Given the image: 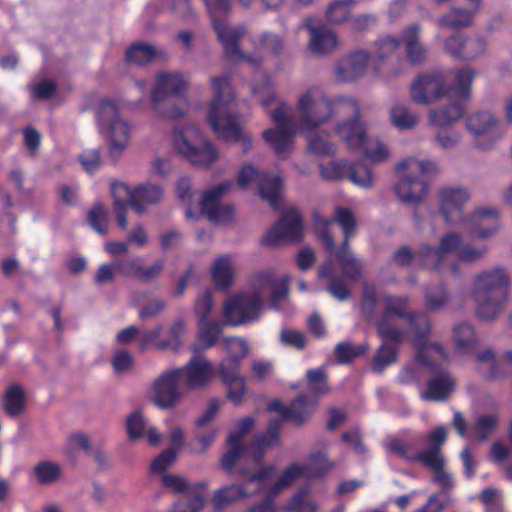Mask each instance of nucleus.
<instances>
[{
  "instance_id": "obj_1",
  "label": "nucleus",
  "mask_w": 512,
  "mask_h": 512,
  "mask_svg": "<svg viewBox=\"0 0 512 512\" xmlns=\"http://www.w3.org/2000/svg\"><path fill=\"white\" fill-rule=\"evenodd\" d=\"M345 108L357 111L356 99L348 96L330 97L319 86L308 87L297 97L296 118L291 106L279 103L271 113L276 128L263 131V137L278 158L286 159L294 150L297 132L313 131Z\"/></svg>"
},
{
  "instance_id": "obj_2",
  "label": "nucleus",
  "mask_w": 512,
  "mask_h": 512,
  "mask_svg": "<svg viewBox=\"0 0 512 512\" xmlns=\"http://www.w3.org/2000/svg\"><path fill=\"white\" fill-rule=\"evenodd\" d=\"M289 277L277 278L272 270L261 271L251 276L248 290L229 298L223 307L225 321L238 326L256 321L265 309L270 296L272 308L278 310L288 297Z\"/></svg>"
},
{
  "instance_id": "obj_3",
  "label": "nucleus",
  "mask_w": 512,
  "mask_h": 512,
  "mask_svg": "<svg viewBox=\"0 0 512 512\" xmlns=\"http://www.w3.org/2000/svg\"><path fill=\"white\" fill-rule=\"evenodd\" d=\"M212 98L207 108L206 121L219 140L238 142L244 153L252 146L249 135L241 128L239 118L230 110L236 95L229 77L215 76L209 80Z\"/></svg>"
},
{
  "instance_id": "obj_4",
  "label": "nucleus",
  "mask_w": 512,
  "mask_h": 512,
  "mask_svg": "<svg viewBox=\"0 0 512 512\" xmlns=\"http://www.w3.org/2000/svg\"><path fill=\"white\" fill-rule=\"evenodd\" d=\"M190 87L188 74L178 70L159 71L154 76L150 91L151 108L156 117L179 120L188 113L186 94Z\"/></svg>"
},
{
  "instance_id": "obj_5",
  "label": "nucleus",
  "mask_w": 512,
  "mask_h": 512,
  "mask_svg": "<svg viewBox=\"0 0 512 512\" xmlns=\"http://www.w3.org/2000/svg\"><path fill=\"white\" fill-rule=\"evenodd\" d=\"M510 278L505 269L494 267L473 278L471 297L477 316L484 321L495 320L503 311L507 300Z\"/></svg>"
},
{
  "instance_id": "obj_6",
  "label": "nucleus",
  "mask_w": 512,
  "mask_h": 512,
  "mask_svg": "<svg viewBox=\"0 0 512 512\" xmlns=\"http://www.w3.org/2000/svg\"><path fill=\"white\" fill-rule=\"evenodd\" d=\"M237 33H231L221 45L225 55L234 62L247 64L251 68H260L270 57H278L285 48V42L281 35L264 31L251 39L253 50L243 51L240 46V40L243 39L247 30L242 25H237L234 29Z\"/></svg>"
},
{
  "instance_id": "obj_7",
  "label": "nucleus",
  "mask_w": 512,
  "mask_h": 512,
  "mask_svg": "<svg viewBox=\"0 0 512 512\" xmlns=\"http://www.w3.org/2000/svg\"><path fill=\"white\" fill-rule=\"evenodd\" d=\"M384 300L386 304L385 311L377 322L378 334L384 343L378 348L372 361V369L376 373H382L387 366L397 361V347L387 343L389 340L399 342L403 338L402 331L396 327L397 320L407 318L409 322L413 319L418 320L421 316L419 315L417 318L407 317L408 299L405 297L385 296Z\"/></svg>"
},
{
  "instance_id": "obj_8",
  "label": "nucleus",
  "mask_w": 512,
  "mask_h": 512,
  "mask_svg": "<svg viewBox=\"0 0 512 512\" xmlns=\"http://www.w3.org/2000/svg\"><path fill=\"white\" fill-rule=\"evenodd\" d=\"M332 466L333 464L328 461L325 453L317 452L310 456L305 468L293 464L281 474L276 475L275 469L272 467L271 479L266 487L261 490L266 492L265 500L259 504L252 505L246 512H277L278 510L273 500L274 497L289 488L300 475L318 476L330 470Z\"/></svg>"
},
{
  "instance_id": "obj_9",
  "label": "nucleus",
  "mask_w": 512,
  "mask_h": 512,
  "mask_svg": "<svg viewBox=\"0 0 512 512\" xmlns=\"http://www.w3.org/2000/svg\"><path fill=\"white\" fill-rule=\"evenodd\" d=\"M397 182L394 191L398 199L406 204L421 202L427 193L428 185L424 176L436 171L432 161L407 157L396 167Z\"/></svg>"
},
{
  "instance_id": "obj_10",
  "label": "nucleus",
  "mask_w": 512,
  "mask_h": 512,
  "mask_svg": "<svg viewBox=\"0 0 512 512\" xmlns=\"http://www.w3.org/2000/svg\"><path fill=\"white\" fill-rule=\"evenodd\" d=\"M409 324L416 335L413 343L417 349V355L415 361L406 365L398 375V380L403 384L420 381V369H434L438 360L446 358L441 345L429 344L424 340L430 331V322L426 316H420L418 320H410Z\"/></svg>"
},
{
  "instance_id": "obj_11",
  "label": "nucleus",
  "mask_w": 512,
  "mask_h": 512,
  "mask_svg": "<svg viewBox=\"0 0 512 512\" xmlns=\"http://www.w3.org/2000/svg\"><path fill=\"white\" fill-rule=\"evenodd\" d=\"M95 111L99 132L109 142L110 156L119 159L129 146L131 125L121 117L116 104L111 100H100Z\"/></svg>"
},
{
  "instance_id": "obj_12",
  "label": "nucleus",
  "mask_w": 512,
  "mask_h": 512,
  "mask_svg": "<svg viewBox=\"0 0 512 512\" xmlns=\"http://www.w3.org/2000/svg\"><path fill=\"white\" fill-rule=\"evenodd\" d=\"M279 420H271L266 433L256 437L251 448L243 443L234 442V435L227 438L228 451L221 458V466L226 472H232L236 466L254 463L258 465L265 449L278 443Z\"/></svg>"
},
{
  "instance_id": "obj_13",
  "label": "nucleus",
  "mask_w": 512,
  "mask_h": 512,
  "mask_svg": "<svg viewBox=\"0 0 512 512\" xmlns=\"http://www.w3.org/2000/svg\"><path fill=\"white\" fill-rule=\"evenodd\" d=\"M172 138L175 149L195 166L209 168L219 158L216 146L194 126L173 129Z\"/></svg>"
},
{
  "instance_id": "obj_14",
  "label": "nucleus",
  "mask_w": 512,
  "mask_h": 512,
  "mask_svg": "<svg viewBox=\"0 0 512 512\" xmlns=\"http://www.w3.org/2000/svg\"><path fill=\"white\" fill-rule=\"evenodd\" d=\"M182 373L176 368L161 372L149 389L150 401L159 409L169 410L180 403L183 393L180 388Z\"/></svg>"
},
{
  "instance_id": "obj_15",
  "label": "nucleus",
  "mask_w": 512,
  "mask_h": 512,
  "mask_svg": "<svg viewBox=\"0 0 512 512\" xmlns=\"http://www.w3.org/2000/svg\"><path fill=\"white\" fill-rule=\"evenodd\" d=\"M237 184L242 189L250 188L257 184L262 199L266 200L274 208L280 204L283 178L278 174H260L253 165L248 164L239 170Z\"/></svg>"
},
{
  "instance_id": "obj_16",
  "label": "nucleus",
  "mask_w": 512,
  "mask_h": 512,
  "mask_svg": "<svg viewBox=\"0 0 512 512\" xmlns=\"http://www.w3.org/2000/svg\"><path fill=\"white\" fill-rule=\"evenodd\" d=\"M271 473L272 466H269L257 474L248 475L241 485H229L218 489L212 500L215 508L220 509L240 499L258 494L271 479Z\"/></svg>"
},
{
  "instance_id": "obj_17",
  "label": "nucleus",
  "mask_w": 512,
  "mask_h": 512,
  "mask_svg": "<svg viewBox=\"0 0 512 512\" xmlns=\"http://www.w3.org/2000/svg\"><path fill=\"white\" fill-rule=\"evenodd\" d=\"M449 94L443 74L439 71L418 75L410 84L409 95L417 105H430Z\"/></svg>"
},
{
  "instance_id": "obj_18",
  "label": "nucleus",
  "mask_w": 512,
  "mask_h": 512,
  "mask_svg": "<svg viewBox=\"0 0 512 512\" xmlns=\"http://www.w3.org/2000/svg\"><path fill=\"white\" fill-rule=\"evenodd\" d=\"M334 221L341 226L344 232V243L342 248L336 254L337 259L342 266L344 275L347 278L354 279L361 274L362 269L361 263L348 249L349 237L355 230V217L350 209L338 207L335 210Z\"/></svg>"
},
{
  "instance_id": "obj_19",
  "label": "nucleus",
  "mask_w": 512,
  "mask_h": 512,
  "mask_svg": "<svg viewBox=\"0 0 512 512\" xmlns=\"http://www.w3.org/2000/svg\"><path fill=\"white\" fill-rule=\"evenodd\" d=\"M439 212L448 223L463 222V209L470 201V192L459 185L445 186L438 190Z\"/></svg>"
},
{
  "instance_id": "obj_20",
  "label": "nucleus",
  "mask_w": 512,
  "mask_h": 512,
  "mask_svg": "<svg viewBox=\"0 0 512 512\" xmlns=\"http://www.w3.org/2000/svg\"><path fill=\"white\" fill-rule=\"evenodd\" d=\"M232 188V183L228 181L221 182L212 188L206 190L201 198V212L214 223L224 224L229 222L234 209L231 205H223L221 198Z\"/></svg>"
},
{
  "instance_id": "obj_21",
  "label": "nucleus",
  "mask_w": 512,
  "mask_h": 512,
  "mask_svg": "<svg viewBox=\"0 0 512 512\" xmlns=\"http://www.w3.org/2000/svg\"><path fill=\"white\" fill-rule=\"evenodd\" d=\"M302 237V217L295 208H289L284 211L281 219L266 232L263 242L273 246L286 241H297Z\"/></svg>"
},
{
  "instance_id": "obj_22",
  "label": "nucleus",
  "mask_w": 512,
  "mask_h": 512,
  "mask_svg": "<svg viewBox=\"0 0 512 512\" xmlns=\"http://www.w3.org/2000/svg\"><path fill=\"white\" fill-rule=\"evenodd\" d=\"M338 115L349 116L348 120L336 125L335 133L350 151H359L367 140L366 126L360 119V107L357 103V111L345 108L337 112Z\"/></svg>"
},
{
  "instance_id": "obj_23",
  "label": "nucleus",
  "mask_w": 512,
  "mask_h": 512,
  "mask_svg": "<svg viewBox=\"0 0 512 512\" xmlns=\"http://www.w3.org/2000/svg\"><path fill=\"white\" fill-rule=\"evenodd\" d=\"M500 212L493 206L476 208L463 223L467 226L474 238L487 239L494 236L499 230Z\"/></svg>"
},
{
  "instance_id": "obj_24",
  "label": "nucleus",
  "mask_w": 512,
  "mask_h": 512,
  "mask_svg": "<svg viewBox=\"0 0 512 512\" xmlns=\"http://www.w3.org/2000/svg\"><path fill=\"white\" fill-rule=\"evenodd\" d=\"M371 59L365 49H356L344 55L336 64L334 75L339 82L351 83L362 78Z\"/></svg>"
},
{
  "instance_id": "obj_25",
  "label": "nucleus",
  "mask_w": 512,
  "mask_h": 512,
  "mask_svg": "<svg viewBox=\"0 0 512 512\" xmlns=\"http://www.w3.org/2000/svg\"><path fill=\"white\" fill-rule=\"evenodd\" d=\"M182 373V381L188 390H198L207 387L213 380L214 367L203 356L192 357L183 367L177 368Z\"/></svg>"
},
{
  "instance_id": "obj_26",
  "label": "nucleus",
  "mask_w": 512,
  "mask_h": 512,
  "mask_svg": "<svg viewBox=\"0 0 512 512\" xmlns=\"http://www.w3.org/2000/svg\"><path fill=\"white\" fill-rule=\"evenodd\" d=\"M462 245L461 235L455 231H450L440 237L438 247L422 246L421 256L427 268L436 269L442 264L446 255L455 254L458 257Z\"/></svg>"
},
{
  "instance_id": "obj_27",
  "label": "nucleus",
  "mask_w": 512,
  "mask_h": 512,
  "mask_svg": "<svg viewBox=\"0 0 512 512\" xmlns=\"http://www.w3.org/2000/svg\"><path fill=\"white\" fill-rule=\"evenodd\" d=\"M303 26L309 32L308 50L311 54L323 56L332 53L340 45L336 33L325 25H314L313 20L308 18Z\"/></svg>"
},
{
  "instance_id": "obj_28",
  "label": "nucleus",
  "mask_w": 512,
  "mask_h": 512,
  "mask_svg": "<svg viewBox=\"0 0 512 512\" xmlns=\"http://www.w3.org/2000/svg\"><path fill=\"white\" fill-rule=\"evenodd\" d=\"M111 194L113 197V210L116 216L117 223L122 230L128 226L127 209L128 204L132 206L135 211H141L142 206L138 201L140 192H136V187L131 188L125 183H113L111 186Z\"/></svg>"
},
{
  "instance_id": "obj_29",
  "label": "nucleus",
  "mask_w": 512,
  "mask_h": 512,
  "mask_svg": "<svg viewBox=\"0 0 512 512\" xmlns=\"http://www.w3.org/2000/svg\"><path fill=\"white\" fill-rule=\"evenodd\" d=\"M482 0H460V4L451 7L437 21L440 27L464 28L473 24L479 12Z\"/></svg>"
},
{
  "instance_id": "obj_30",
  "label": "nucleus",
  "mask_w": 512,
  "mask_h": 512,
  "mask_svg": "<svg viewBox=\"0 0 512 512\" xmlns=\"http://www.w3.org/2000/svg\"><path fill=\"white\" fill-rule=\"evenodd\" d=\"M119 273L125 277H134L143 283H150L158 279L164 268V261L157 260L150 266H144L141 258L135 257L126 261H118Z\"/></svg>"
},
{
  "instance_id": "obj_31",
  "label": "nucleus",
  "mask_w": 512,
  "mask_h": 512,
  "mask_svg": "<svg viewBox=\"0 0 512 512\" xmlns=\"http://www.w3.org/2000/svg\"><path fill=\"white\" fill-rule=\"evenodd\" d=\"M203 1L210 15L213 29L219 42L222 44L224 41H226L229 34L237 33V31L234 30L237 25H230L226 18L231 9V2L230 0Z\"/></svg>"
},
{
  "instance_id": "obj_32",
  "label": "nucleus",
  "mask_w": 512,
  "mask_h": 512,
  "mask_svg": "<svg viewBox=\"0 0 512 512\" xmlns=\"http://www.w3.org/2000/svg\"><path fill=\"white\" fill-rule=\"evenodd\" d=\"M466 129L477 141L481 137L495 135L500 127V119L490 110H479L467 116Z\"/></svg>"
},
{
  "instance_id": "obj_33",
  "label": "nucleus",
  "mask_w": 512,
  "mask_h": 512,
  "mask_svg": "<svg viewBox=\"0 0 512 512\" xmlns=\"http://www.w3.org/2000/svg\"><path fill=\"white\" fill-rule=\"evenodd\" d=\"M316 405V401L311 400L308 402L304 396H300L289 407L284 406L279 400H273L268 405V410L279 413L283 419L301 424L310 417Z\"/></svg>"
},
{
  "instance_id": "obj_34",
  "label": "nucleus",
  "mask_w": 512,
  "mask_h": 512,
  "mask_svg": "<svg viewBox=\"0 0 512 512\" xmlns=\"http://www.w3.org/2000/svg\"><path fill=\"white\" fill-rule=\"evenodd\" d=\"M389 452L407 460L408 462H420L424 466H435V450L418 451L411 442L393 439L388 445Z\"/></svg>"
},
{
  "instance_id": "obj_35",
  "label": "nucleus",
  "mask_w": 512,
  "mask_h": 512,
  "mask_svg": "<svg viewBox=\"0 0 512 512\" xmlns=\"http://www.w3.org/2000/svg\"><path fill=\"white\" fill-rule=\"evenodd\" d=\"M236 263L233 257L222 255L215 259L211 274L215 286L221 290L229 289L236 279Z\"/></svg>"
},
{
  "instance_id": "obj_36",
  "label": "nucleus",
  "mask_w": 512,
  "mask_h": 512,
  "mask_svg": "<svg viewBox=\"0 0 512 512\" xmlns=\"http://www.w3.org/2000/svg\"><path fill=\"white\" fill-rule=\"evenodd\" d=\"M464 114L465 107L461 102H451L448 105L431 109L428 113V122L434 127L445 128L458 122Z\"/></svg>"
},
{
  "instance_id": "obj_37",
  "label": "nucleus",
  "mask_w": 512,
  "mask_h": 512,
  "mask_svg": "<svg viewBox=\"0 0 512 512\" xmlns=\"http://www.w3.org/2000/svg\"><path fill=\"white\" fill-rule=\"evenodd\" d=\"M235 367L234 364L230 367L223 366L218 374L227 388L228 399L237 405L244 399L247 387L240 370H235Z\"/></svg>"
},
{
  "instance_id": "obj_38",
  "label": "nucleus",
  "mask_w": 512,
  "mask_h": 512,
  "mask_svg": "<svg viewBox=\"0 0 512 512\" xmlns=\"http://www.w3.org/2000/svg\"><path fill=\"white\" fill-rule=\"evenodd\" d=\"M455 388V380L447 372H441L432 377L427 384V391L421 393L425 401H443L448 398Z\"/></svg>"
},
{
  "instance_id": "obj_39",
  "label": "nucleus",
  "mask_w": 512,
  "mask_h": 512,
  "mask_svg": "<svg viewBox=\"0 0 512 512\" xmlns=\"http://www.w3.org/2000/svg\"><path fill=\"white\" fill-rule=\"evenodd\" d=\"M452 337L455 351L460 355L471 353L479 344L475 328L467 322L455 325Z\"/></svg>"
},
{
  "instance_id": "obj_40",
  "label": "nucleus",
  "mask_w": 512,
  "mask_h": 512,
  "mask_svg": "<svg viewBox=\"0 0 512 512\" xmlns=\"http://www.w3.org/2000/svg\"><path fill=\"white\" fill-rule=\"evenodd\" d=\"M223 344L227 356L219 363L218 372L223 366L230 367L233 364L236 366L235 370H240L241 360L249 353L246 341L238 337H230L224 339Z\"/></svg>"
},
{
  "instance_id": "obj_41",
  "label": "nucleus",
  "mask_w": 512,
  "mask_h": 512,
  "mask_svg": "<svg viewBox=\"0 0 512 512\" xmlns=\"http://www.w3.org/2000/svg\"><path fill=\"white\" fill-rule=\"evenodd\" d=\"M389 120L393 127L400 131L414 129L420 120L417 113L411 111L408 106L402 103H395L390 107Z\"/></svg>"
},
{
  "instance_id": "obj_42",
  "label": "nucleus",
  "mask_w": 512,
  "mask_h": 512,
  "mask_svg": "<svg viewBox=\"0 0 512 512\" xmlns=\"http://www.w3.org/2000/svg\"><path fill=\"white\" fill-rule=\"evenodd\" d=\"M32 476L39 485H53L60 480L62 467L58 462L42 460L34 465Z\"/></svg>"
},
{
  "instance_id": "obj_43",
  "label": "nucleus",
  "mask_w": 512,
  "mask_h": 512,
  "mask_svg": "<svg viewBox=\"0 0 512 512\" xmlns=\"http://www.w3.org/2000/svg\"><path fill=\"white\" fill-rule=\"evenodd\" d=\"M400 39L394 35L386 34L377 39L374 44V71L381 73L380 64L392 56L400 47Z\"/></svg>"
},
{
  "instance_id": "obj_44",
  "label": "nucleus",
  "mask_w": 512,
  "mask_h": 512,
  "mask_svg": "<svg viewBox=\"0 0 512 512\" xmlns=\"http://www.w3.org/2000/svg\"><path fill=\"white\" fill-rule=\"evenodd\" d=\"M452 86L448 87L449 93L453 92L461 100L470 96L471 85L475 78L476 72L470 67L455 69L451 72Z\"/></svg>"
},
{
  "instance_id": "obj_45",
  "label": "nucleus",
  "mask_w": 512,
  "mask_h": 512,
  "mask_svg": "<svg viewBox=\"0 0 512 512\" xmlns=\"http://www.w3.org/2000/svg\"><path fill=\"white\" fill-rule=\"evenodd\" d=\"M26 395L24 389L18 385H11L5 392L3 398V408L11 417L22 414L25 410Z\"/></svg>"
},
{
  "instance_id": "obj_46",
  "label": "nucleus",
  "mask_w": 512,
  "mask_h": 512,
  "mask_svg": "<svg viewBox=\"0 0 512 512\" xmlns=\"http://www.w3.org/2000/svg\"><path fill=\"white\" fill-rule=\"evenodd\" d=\"M304 134L307 139V150L311 154L326 157L336 153V145L329 140L327 134L316 133L314 130L306 131Z\"/></svg>"
},
{
  "instance_id": "obj_47",
  "label": "nucleus",
  "mask_w": 512,
  "mask_h": 512,
  "mask_svg": "<svg viewBox=\"0 0 512 512\" xmlns=\"http://www.w3.org/2000/svg\"><path fill=\"white\" fill-rule=\"evenodd\" d=\"M160 56V51L149 43H135L126 51V59L135 65H145Z\"/></svg>"
},
{
  "instance_id": "obj_48",
  "label": "nucleus",
  "mask_w": 512,
  "mask_h": 512,
  "mask_svg": "<svg viewBox=\"0 0 512 512\" xmlns=\"http://www.w3.org/2000/svg\"><path fill=\"white\" fill-rule=\"evenodd\" d=\"M477 361L482 365L489 367L488 377L489 378H502L508 374V370L504 367V363H509L504 354L502 357L496 359L495 354L491 349H486L477 354Z\"/></svg>"
},
{
  "instance_id": "obj_49",
  "label": "nucleus",
  "mask_w": 512,
  "mask_h": 512,
  "mask_svg": "<svg viewBox=\"0 0 512 512\" xmlns=\"http://www.w3.org/2000/svg\"><path fill=\"white\" fill-rule=\"evenodd\" d=\"M350 164L344 160H331L318 164L319 174L326 181H339L348 175Z\"/></svg>"
},
{
  "instance_id": "obj_50",
  "label": "nucleus",
  "mask_w": 512,
  "mask_h": 512,
  "mask_svg": "<svg viewBox=\"0 0 512 512\" xmlns=\"http://www.w3.org/2000/svg\"><path fill=\"white\" fill-rule=\"evenodd\" d=\"M199 339L204 343L205 349L215 345L222 333V325L220 322L206 319L198 321Z\"/></svg>"
},
{
  "instance_id": "obj_51",
  "label": "nucleus",
  "mask_w": 512,
  "mask_h": 512,
  "mask_svg": "<svg viewBox=\"0 0 512 512\" xmlns=\"http://www.w3.org/2000/svg\"><path fill=\"white\" fill-rule=\"evenodd\" d=\"M88 223L91 228L99 233L105 235L109 230V211L102 203H96L89 210L87 215Z\"/></svg>"
},
{
  "instance_id": "obj_52",
  "label": "nucleus",
  "mask_w": 512,
  "mask_h": 512,
  "mask_svg": "<svg viewBox=\"0 0 512 512\" xmlns=\"http://www.w3.org/2000/svg\"><path fill=\"white\" fill-rule=\"evenodd\" d=\"M355 4L356 0H335L328 6L326 17L331 23H343L349 19Z\"/></svg>"
},
{
  "instance_id": "obj_53",
  "label": "nucleus",
  "mask_w": 512,
  "mask_h": 512,
  "mask_svg": "<svg viewBox=\"0 0 512 512\" xmlns=\"http://www.w3.org/2000/svg\"><path fill=\"white\" fill-rule=\"evenodd\" d=\"M434 462L435 466H426L433 473L432 482L439 485L442 491H447L451 489L454 485V481L452 475L445 470V459L443 455H439L437 451H435Z\"/></svg>"
},
{
  "instance_id": "obj_54",
  "label": "nucleus",
  "mask_w": 512,
  "mask_h": 512,
  "mask_svg": "<svg viewBox=\"0 0 512 512\" xmlns=\"http://www.w3.org/2000/svg\"><path fill=\"white\" fill-rule=\"evenodd\" d=\"M140 191L141 195H139L137 198L140 205L142 206V210L136 211L138 214L145 213L149 206L157 204L161 200L163 195L162 189L158 185H139L136 187V192Z\"/></svg>"
},
{
  "instance_id": "obj_55",
  "label": "nucleus",
  "mask_w": 512,
  "mask_h": 512,
  "mask_svg": "<svg viewBox=\"0 0 512 512\" xmlns=\"http://www.w3.org/2000/svg\"><path fill=\"white\" fill-rule=\"evenodd\" d=\"M359 151H362L364 156L374 163L383 162L387 160L390 155L388 147L379 139L367 138L364 146H362Z\"/></svg>"
},
{
  "instance_id": "obj_56",
  "label": "nucleus",
  "mask_w": 512,
  "mask_h": 512,
  "mask_svg": "<svg viewBox=\"0 0 512 512\" xmlns=\"http://www.w3.org/2000/svg\"><path fill=\"white\" fill-rule=\"evenodd\" d=\"M186 332V323L182 319H177L172 326L169 328V338L167 340L160 341L157 344V348L177 350L181 346V338Z\"/></svg>"
},
{
  "instance_id": "obj_57",
  "label": "nucleus",
  "mask_w": 512,
  "mask_h": 512,
  "mask_svg": "<svg viewBox=\"0 0 512 512\" xmlns=\"http://www.w3.org/2000/svg\"><path fill=\"white\" fill-rule=\"evenodd\" d=\"M348 179L361 188H371L373 185V174L370 168L363 164H350Z\"/></svg>"
},
{
  "instance_id": "obj_58",
  "label": "nucleus",
  "mask_w": 512,
  "mask_h": 512,
  "mask_svg": "<svg viewBox=\"0 0 512 512\" xmlns=\"http://www.w3.org/2000/svg\"><path fill=\"white\" fill-rule=\"evenodd\" d=\"M111 364L117 375H124L132 372L135 359L130 351L117 349L112 356Z\"/></svg>"
},
{
  "instance_id": "obj_59",
  "label": "nucleus",
  "mask_w": 512,
  "mask_h": 512,
  "mask_svg": "<svg viewBox=\"0 0 512 512\" xmlns=\"http://www.w3.org/2000/svg\"><path fill=\"white\" fill-rule=\"evenodd\" d=\"M287 509L295 512H317L318 504L309 495L308 490L301 489L292 497Z\"/></svg>"
},
{
  "instance_id": "obj_60",
  "label": "nucleus",
  "mask_w": 512,
  "mask_h": 512,
  "mask_svg": "<svg viewBox=\"0 0 512 512\" xmlns=\"http://www.w3.org/2000/svg\"><path fill=\"white\" fill-rule=\"evenodd\" d=\"M368 345L366 343L361 345H353L350 342L339 343L336 346L335 353L336 356L341 363H346L351 361L352 359L366 353L368 350Z\"/></svg>"
},
{
  "instance_id": "obj_61",
  "label": "nucleus",
  "mask_w": 512,
  "mask_h": 512,
  "mask_svg": "<svg viewBox=\"0 0 512 512\" xmlns=\"http://www.w3.org/2000/svg\"><path fill=\"white\" fill-rule=\"evenodd\" d=\"M148 426L144 416L139 411H135L127 417L126 427L129 438L131 439L143 437Z\"/></svg>"
},
{
  "instance_id": "obj_62",
  "label": "nucleus",
  "mask_w": 512,
  "mask_h": 512,
  "mask_svg": "<svg viewBox=\"0 0 512 512\" xmlns=\"http://www.w3.org/2000/svg\"><path fill=\"white\" fill-rule=\"evenodd\" d=\"M498 418L494 414L481 415L476 418L474 433L480 440H485L496 428Z\"/></svg>"
},
{
  "instance_id": "obj_63",
  "label": "nucleus",
  "mask_w": 512,
  "mask_h": 512,
  "mask_svg": "<svg viewBox=\"0 0 512 512\" xmlns=\"http://www.w3.org/2000/svg\"><path fill=\"white\" fill-rule=\"evenodd\" d=\"M307 380L311 392L320 395L328 392L329 389L326 381V375L322 368L308 370Z\"/></svg>"
},
{
  "instance_id": "obj_64",
  "label": "nucleus",
  "mask_w": 512,
  "mask_h": 512,
  "mask_svg": "<svg viewBox=\"0 0 512 512\" xmlns=\"http://www.w3.org/2000/svg\"><path fill=\"white\" fill-rule=\"evenodd\" d=\"M487 253V248L485 246H473L471 244H463L462 248L459 250V255L457 257L459 262L474 264L480 261Z\"/></svg>"
}]
</instances>
